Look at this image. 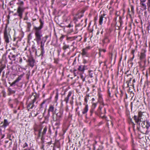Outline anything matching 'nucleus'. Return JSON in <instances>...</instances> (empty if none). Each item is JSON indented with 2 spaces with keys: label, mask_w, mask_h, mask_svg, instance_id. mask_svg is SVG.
<instances>
[{
  "label": "nucleus",
  "mask_w": 150,
  "mask_h": 150,
  "mask_svg": "<svg viewBox=\"0 0 150 150\" xmlns=\"http://www.w3.org/2000/svg\"><path fill=\"white\" fill-rule=\"evenodd\" d=\"M34 30V33L35 36V40L38 44H39L42 40V35L41 30L34 27L33 28Z\"/></svg>",
  "instance_id": "nucleus-1"
},
{
  "label": "nucleus",
  "mask_w": 150,
  "mask_h": 150,
  "mask_svg": "<svg viewBox=\"0 0 150 150\" xmlns=\"http://www.w3.org/2000/svg\"><path fill=\"white\" fill-rule=\"evenodd\" d=\"M141 126L143 128L140 130L139 128L137 127L138 130L143 134H146L148 129L150 126L149 122L148 121H143L141 123Z\"/></svg>",
  "instance_id": "nucleus-2"
},
{
  "label": "nucleus",
  "mask_w": 150,
  "mask_h": 150,
  "mask_svg": "<svg viewBox=\"0 0 150 150\" xmlns=\"http://www.w3.org/2000/svg\"><path fill=\"white\" fill-rule=\"evenodd\" d=\"M17 4L20 5L18 8L17 12L20 19H21L22 17L24 9L23 7L22 6V5L23 4V1H21L18 3Z\"/></svg>",
  "instance_id": "nucleus-3"
},
{
  "label": "nucleus",
  "mask_w": 150,
  "mask_h": 150,
  "mask_svg": "<svg viewBox=\"0 0 150 150\" xmlns=\"http://www.w3.org/2000/svg\"><path fill=\"white\" fill-rule=\"evenodd\" d=\"M11 30L9 29H7L6 28L4 32V39L6 43H8L9 42V39L11 38L10 34V31Z\"/></svg>",
  "instance_id": "nucleus-4"
},
{
  "label": "nucleus",
  "mask_w": 150,
  "mask_h": 150,
  "mask_svg": "<svg viewBox=\"0 0 150 150\" xmlns=\"http://www.w3.org/2000/svg\"><path fill=\"white\" fill-rule=\"evenodd\" d=\"M31 98V100L27 106V108L28 110L30 109H32L35 106L34 103L36 101V100L38 97L35 96H31L30 97Z\"/></svg>",
  "instance_id": "nucleus-5"
},
{
  "label": "nucleus",
  "mask_w": 150,
  "mask_h": 150,
  "mask_svg": "<svg viewBox=\"0 0 150 150\" xmlns=\"http://www.w3.org/2000/svg\"><path fill=\"white\" fill-rule=\"evenodd\" d=\"M62 113L60 112H59L56 114L53 113L52 117L53 121H60L62 117Z\"/></svg>",
  "instance_id": "nucleus-6"
},
{
  "label": "nucleus",
  "mask_w": 150,
  "mask_h": 150,
  "mask_svg": "<svg viewBox=\"0 0 150 150\" xmlns=\"http://www.w3.org/2000/svg\"><path fill=\"white\" fill-rule=\"evenodd\" d=\"M143 115V112H139L138 113V116L134 115L133 117L134 119L135 120V122L137 124H139V122L141 121L142 117Z\"/></svg>",
  "instance_id": "nucleus-7"
},
{
  "label": "nucleus",
  "mask_w": 150,
  "mask_h": 150,
  "mask_svg": "<svg viewBox=\"0 0 150 150\" xmlns=\"http://www.w3.org/2000/svg\"><path fill=\"white\" fill-rule=\"evenodd\" d=\"M90 49L91 47L90 46H88L84 48L81 51L82 52L81 53L82 55L83 56H85L86 57H88L89 54L88 52V51Z\"/></svg>",
  "instance_id": "nucleus-8"
},
{
  "label": "nucleus",
  "mask_w": 150,
  "mask_h": 150,
  "mask_svg": "<svg viewBox=\"0 0 150 150\" xmlns=\"http://www.w3.org/2000/svg\"><path fill=\"white\" fill-rule=\"evenodd\" d=\"M26 62H28V65L32 67H33L34 65L35 62V60L32 57H29Z\"/></svg>",
  "instance_id": "nucleus-9"
},
{
  "label": "nucleus",
  "mask_w": 150,
  "mask_h": 150,
  "mask_svg": "<svg viewBox=\"0 0 150 150\" xmlns=\"http://www.w3.org/2000/svg\"><path fill=\"white\" fill-rule=\"evenodd\" d=\"M23 76V75H21L17 78V79L15 81L11 83L10 82L9 83L10 85V86H12L14 85L17 83L19 81H20L21 79Z\"/></svg>",
  "instance_id": "nucleus-10"
},
{
  "label": "nucleus",
  "mask_w": 150,
  "mask_h": 150,
  "mask_svg": "<svg viewBox=\"0 0 150 150\" xmlns=\"http://www.w3.org/2000/svg\"><path fill=\"white\" fill-rule=\"evenodd\" d=\"M116 96L118 98H121L122 96V92L120 89L117 90L115 93Z\"/></svg>",
  "instance_id": "nucleus-11"
},
{
  "label": "nucleus",
  "mask_w": 150,
  "mask_h": 150,
  "mask_svg": "<svg viewBox=\"0 0 150 150\" xmlns=\"http://www.w3.org/2000/svg\"><path fill=\"white\" fill-rule=\"evenodd\" d=\"M98 111L99 113L100 114V115L102 117H105L104 114L106 112L105 108L103 109V111L102 112L100 107H99L98 109Z\"/></svg>",
  "instance_id": "nucleus-12"
},
{
  "label": "nucleus",
  "mask_w": 150,
  "mask_h": 150,
  "mask_svg": "<svg viewBox=\"0 0 150 150\" xmlns=\"http://www.w3.org/2000/svg\"><path fill=\"white\" fill-rule=\"evenodd\" d=\"M146 0H140V4L142 6V7L144 10H146V4L144 3L146 1Z\"/></svg>",
  "instance_id": "nucleus-13"
},
{
  "label": "nucleus",
  "mask_w": 150,
  "mask_h": 150,
  "mask_svg": "<svg viewBox=\"0 0 150 150\" xmlns=\"http://www.w3.org/2000/svg\"><path fill=\"white\" fill-rule=\"evenodd\" d=\"M75 27L76 30V33H77L79 30H81L82 28V25L80 24H76L75 26Z\"/></svg>",
  "instance_id": "nucleus-14"
},
{
  "label": "nucleus",
  "mask_w": 150,
  "mask_h": 150,
  "mask_svg": "<svg viewBox=\"0 0 150 150\" xmlns=\"http://www.w3.org/2000/svg\"><path fill=\"white\" fill-rule=\"evenodd\" d=\"M86 66L85 65H81L79 66L78 68V70L81 72L82 73H83L85 70V67H86Z\"/></svg>",
  "instance_id": "nucleus-15"
},
{
  "label": "nucleus",
  "mask_w": 150,
  "mask_h": 150,
  "mask_svg": "<svg viewBox=\"0 0 150 150\" xmlns=\"http://www.w3.org/2000/svg\"><path fill=\"white\" fill-rule=\"evenodd\" d=\"M54 125L56 128L58 129L59 128V126L60 125V121L57 120V121H53Z\"/></svg>",
  "instance_id": "nucleus-16"
},
{
  "label": "nucleus",
  "mask_w": 150,
  "mask_h": 150,
  "mask_svg": "<svg viewBox=\"0 0 150 150\" xmlns=\"http://www.w3.org/2000/svg\"><path fill=\"white\" fill-rule=\"evenodd\" d=\"M146 57V55L144 52H141L140 54V59L141 60H144V62L145 63L146 61L145 59Z\"/></svg>",
  "instance_id": "nucleus-17"
},
{
  "label": "nucleus",
  "mask_w": 150,
  "mask_h": 150,
  "mask_svg": "<svg viewBox=\"0 0 150 150\" xmlns=\"http://www.w3.org/2000/svg\"><path fill=\"white\" fill-rule=\"evenodd\" d=\"M8 95L10 96L12 94H14L15 93L16 91L12 90L11 88H8Z\"/></svg>",
  "instance_id": "nucleus-18"
},
{
  "label": "nucleus",
  "mask_w": 150,
  "mask_h": 150,
  "mask_svg": "<svg viewBox=\"0 0 150 150\" xmlns=\"http://www.w3.org/2000/svg\"><path fill=\"white\" fill-rule=\"evenodd\" d=\"M54 108L53 105H51L50 106L48 110V114H49L50 112H52V114L53 113H54Z\"/></svg>",
  "instance_id": "nucleus-19"
},
{
  "label": "nucleus",
  "mask_w": 150,
  "mask_h": 150,
  "mask_svg": "<svg viewBox=\"0 0 150 150\" xmlns=\"http://www.w3.org/2000/svg\"><path fill=\"white\" fill-rule=\"evenodd\" d=\"M71 92L69 91V92L68 94L67 97L65 98L64 99V101L65 102H66V103H68L69 97L71 96Z\"/></svg>",
  "instance_id": "nucleus-20"
},
{
  "label": "nucleus",
  "mask_w": 150,
  "mask_h": 150,
  "mask_svg": "<svg viewBox=\"0 0 150 150\" xmlns=\"http://www.w3.org/2000/svg\"><path fill=\"white\" fill-rule=\"evenodd\" d=\"M7 120L6 119H5L4 120V124L2 127L5 128L6 126L9 125Z\"/></svg>",
  "instance_id": "nucleus-21"
},
{
  "label": "nucleus",
  "mask_w": 150,
  "mask_h": 150,
  "mask_svg": "<svg viewBox=\"0 0 150 150\" xmlns=\"http://www.w3.org/2000/svg\"><path fill=\"white\" fill-rule=\"evenodd\" d=\"M40 22V25L38 27H36V28H38V29L41 30L43 27V25L44 24L43 22L42 21L41 19L39 20Z\"/></svg>",
  "instance_id": "nucleus-22"
},
{
  "label": "nucleus",
  "mask_w": 150,
  "mask_h": 150,
  "mask_svg": "<svg viewBox=\"0 0 150 150\" xmlns=\"http://www.w3.org/2000/svg\"><path fill=\"white\" fill-rule=\"evenodd\" d=\"M47 128L46 127H45L43 129V131L42 133V138L41 139L42 140L43 139L44 136L46 134V132L47 131Z\"/></svg>",
  "instance_id": "nucleus-23"
},
{
  "label": "nucleus",
  "mask_w": 150,
  "mask_h": 150,
  "mask_svg": "<svg viewBox=\"0 0 150 150\" xmlns=\"http://www.w3.org/2000/svg\"><path fill=\"white\" fill-rule=\"evenodd\" d=\"M105 15V14L104 13L103 15H101L100 17L99 22L100 25H101L103 23V18L104 16Z\"/></svg>",
  "instance_id": "nucleus-24"
},
{
  "label": "nucleus",
  "mask_w": 150,
  "mask_h": 150,
  "mask_svg": "<svg viewBox=\"0 0 150 150\" xmlns=\"http://www.w3.org/2000/svg\"><path fill=\"white\" fill-rule=\"evenodd\" d=\"M83 16V14H81L80 13H78L76 16V17H74V20L75 21H77V18H79L82 17Z\"/></svg>",
  "instance_id": "nucleus-25"
},
{
  "label": "nucleus",
  "mask_w": 150,
  "mask_h": 150,
  "mask_svg": "<svg viewBox=\"0 0 150 150\" xmlns=\"http://www.w3.org/2000/svg\"><path fill=\"white\" fill-rule=\"evenodd\" d=\"M109 41L108 37L107 36H105L104 39L103 40V43H106L108 42Z\"/></svg>",
  "instance_id": "nucleus-26"
},
{
  "label": "nucleus",
  "mask_w": 150,
  "mask_h": 150,
  "mask_svg": "<svg viewBox=\"0 0 150 150\" xmlns=\"http://www.w3.org/2000/svg\"><path fill=\"white\" fill-rule=\"evenodd\" d=\"M88 110V105H86L82 112L83 114H84L86 113L87 112Z\"/></svg>",
  "instance_id": "nucleus-27"
},
{
  "label": "nucleus",
  "mask_w": 150,
  "mask_h": 150,
  "mask_svg": "<svg viewBox=\"0 0 150 150\" xmlns=\"http://www.w3.org/2000/svg\"><path fill=\"white\" fill-rule=\"evenodd\" d=\"M45 52H44V48H42V49H41V54L39 55H38L37 54V51L36 50L35 51V54L36 55H38V56H40V55H42V56H43V54H44Z\"/></svg>",
  "instance_id": "nucleus-28"
},
{
  "label": "nucleus",
  "mask_w": 150,
  "mask_h": 150,
  "mask_svg": "<svg viewBox=\"0 0 150 150\" xmlns=\"http://www.w3.org/2000/svg\"><path fill=\"white\" fill-rule=\"evenodd\" d=\"M76 38L75 36L72 37H67V40H70V41H72L75 40Z\"/></svg>",
  "instance_id": "nucleus-29"
},
{
  "label": "nucleus",
  "mask_w": 150,
  "mask_h": 150,
  "mask_svg": "<svg viewBox=\"0 0 150 150\" xmlns=\"http://www.w3.org/2000/svg\"><path fill=\"white\" fill-rule=\"evenodd\" d=\"M40 42V47H41V48H44V43L45 42H44V41H43V40H42V41L41 40Z\"/></svg>",
  "instance_id": "nucleus-30"
},
{
  "label": "nucleus",
  "mask_w": 150,
  "mask_h": 150,
  "mask_svg": "<svg viewBox=\"0 0 150 150\" xmlns=\"http://www.w3.org/2000/svg\"><path fill=\"white\" fill-rule=\"evenodd\" d=\"M69 46L67 45H64L63 47V49L64 50H66L67 49L69 48Z\"/></svg>",
  "instance_id": "nucleus-31"
},
{
  "label": "nucleus",
  "mask_w": 150,
  "mask_h": 150,
  "mask_svg": "<svg viewBox=\"0 0 150 150\" xmlns=\"http://www.w3.org/2000/svg\"><path fill=\"white\" fill-rule=\"evenodd\" d=\"M48 36L47 35L45 36L44 38H42V40L43 41H44V42H45L47 40V38H48Z\"/></svg>",
  "instance_id": "nucleus-32"
},
{
  "label": "nucleus",
  "mask_w": 150,
  "mask_h": 150,
  "mask_svg": "<svg viewBox=\"0 0 150 150\" xmlns=\"http://www.w3.org/2000/svg\"><path fill=\"white\" fill-rule=\"evenodd\" d=\"M46 102L45 100H44L43 101V102L41 103V104L40 105V108H43V104H44Z\"/></svg>",
  "instance_id": "nucleus-33"
},
{
  "label": "nucleus",
  "mask_w": 150,
  "mask_h": 150,
  "mask_svg": "<svg viewBox=\"0 0 150 150\" xmlns=\"http://www.w3.org/2000/svg\"><path fill=\"white\" fill-rule=\"evenodd\" d=\"M98 96L99 98V100L100 101H101L102 100V95L100 93H98Z\"/></svg>",
  "instance_id": "nucleus-34"
},
{
  "label": "nucleus",
  "mask_w": 150,
  "mask_h": 150,
  "mask_svg": "<svg viewBox=\"0 0 150 150\" xmlns=\"http://www.w3.org/2000/svg\"><path fill=\"white\" fill-rule=\"evenodd\" d=\"M76 38H78L77 40L79 41H80L82 39V38L81 36L76 37Z\"/></svg>",
  "instance_id": "nucleus-35"
},
{
  "label": "nucleus",
  "mask_w": 150,
  "mask_h": 150,
  "mask_svg": "<svg viewBox=\"0 0 150 150\" xmlns=\"http://www.w3.org/2000/svg\"><path fill=\"white\" fill-rule=\"evenodd\" d=\"M147 4L148 7V8H150V0H148L147 2Z\"/></svg>",
  "instance_id": "nucleus-36"
},
{
  "label": "nucleus",
  "mask_w": 150,
  "mask_h": 150,
  "mask_svg": "<svg viewBox=\"0 0 150 150\" xmlns=\"http://www.w3.org/2000/svg\"><path fill=\"white\" fill-rule=\"evenodd\" d=\"M96 104L94 103L93 104V105H92L91 108L94 109L96 107Z\"/></svg>",
  "instance_id": "nucleus-37"
},
{
  "label": "nucleus",
  "mask_w": 150,
  "mask_h": 150,
  "mask_svg": "<svg viewBox=\"0 0 150 150\" xmlns=\"http://www.w3.org/2000/svg\"><path fill=\"white\" fill-rule=\"evenodd\" d=\"M99 54H100V52H105L106 51L105 49H99Z\"/></svg>",
  "instance_id": "nucleus-38"
},
{
  "label": "nucleus",
  "mask_w": 150,
  "mask_h": 150,
  "mask_svg": "<svg viewBox=\"0 0 150 150\" xmlns=\"http://www.w3.org/2000/svg\"><path fill=\"white\" fill-rule=\"evenodd\" d=\"M131 9L132 12L133 13H134V6H131Z\"/></svg>",
  "instance_id": "nucleus-39"
},
{
  "label": "nucleus",
  "mask_w": 150,
  "mask_h": 150,
  "mask_svg": "<svg viewBox=\"0 0 150 150\" xmlns=\"http://www.w3.org/2000/svg\"><path fill=\"white\" fill-rule=\"evenodd\" d=\"M103 148V147L102 145H101L99 146L97 150H102Z\"/></svg>",
  "instance_id": "nucleus-40"
},
{
  "label": "nucleus",
  "mask_w": 150,
  "mask_h": 150,
  "mask_svg": "<svg viewBox=\"0 0 150 150\" xmlns=\"http://www.w3.org/2000/svg\"><path fill=\"white\" fill-rule=\"evenodd\" d=\"M31 26V24L30 23H27V28L28 29H30Z\"/></svg>",
  "instance_id": "nucleus-41"
},
{
  "label": "nucleus",
  "mask_w": 150,
  "mask_h": 150,
  "mask_svg": "<svg viewBox=\"0 0 150 150\" xmlns=\"http://www.w3.org/2000/svg\"><path fill=\"white\" fill-rule=\"evenodd\" d=\"M81 78L82 79V81H84L85 80V78L84 77L83 75L82 74L81 75Z\"/></svg>",
  "instance_id": "nucleus-42"
},
{
  "label": "nucleus",
  "mask_w": 150,
  "mask_h": 150,
  "mask_svg": "<svg viewBox=\"0 0 150 150\" xmlns=\"http://www.w3.org/2000/svg\"><path fill=\"white\" fill-rule=\"evenodd\" d=\"M28 145L26 143H25L23 145V148H25L26 147H27Z\"/></svg>",
  "instance_id": "nucleus-43"
},
{
  "label": "nucleus",
  "mask_w": 150,
  "mask_h": 150,
  "mask_svg": "<svg viewBox=\"0 0 150 150\" xmlns=\"http://www.w3.org/2000/svg\"><path fill=\"white\" fill-rule=\"evenodd\" d=\"M64 35H62V36L60 37V38H59V40L61 41H62L63 39L64 38Z\"/></svg>",
  "instance_id": "nucleus-44"
},
{
  "label": "nucleus",
  "mask_w": 150,
  "mask_h": 150,
  "mask_svg": "<svg viewBox=\"0 0 150 150\" xmlns=\"http://www.w3.org/2000/svg\"><path fill=\"white\" fill-rule=\"evenodd\" d=\"M58 93H56V95L55 96V98L56 100H57L58 99Z\"/></svg>",
  "instance_id": "nucleus-45"
},
{
  "label": "nucleus",
  "mask_w": 150,
  "mask_h": 150,
  "mask_svg": "<svg viewBox=\"0 0 150 150\" xmlns=\"http://www.w3.org/2000/svg\"><path fill=\"white\" fill-rule=\"evenodd\" d=\"M5 67H3L1 68H0V72H1L3 70V69Z\"/></svg>",
  "instance_id": "nucleus-46"
},
{
  "label": "nucleus",
  "mask_w": 150,
  "mask_h": 150,
  "mask_svg": "<svg viewBox=\"0 0 150 150\" xmlns=\"http://www.w3.org/2000/svg\"><path fill=\"white\" fill-rule=\"evenodd\" d=\"M3 96L4 97H6V92L4 91H3Z\"/></svg>",
  "instance_id": "nucleus-47"
},
{
  "label": "nucleus",
  "mask_w": 150,
  "mask_h": 150,
  "mask_svg": "<svg viewBox=\"0 0 150 150\" xmlns=\"http://www.w3.org/2000/svg\"><path fill=\"white\" fill-rule=\"evenodd\" d=\"M94 111V109H92L91 108V110H90V112H91V113L92 114V113Z\"/></svg>",
  "instance_id": "nucleus-48"
},
{
  "label": "nucleus",
  "mask_w": 150,
  "mask_h": 150,
  "mask_svg": "<svg viewBox=\"0 0 150 150\" xmlns=\"http://www.w3.org/2000/svg\"><path fill=\"white\" fill-rule=\"evenodd\" d=\"M22 62V58H20V60H19V62L20 63H21Z\"/></svg>",
  "instance_id": "nucleus-49"
},
{
  "label": "nucleus",
  "mask_w": 150,
  "mask_h": 150,
  "mask_svg": "<svg viewBox=\"0 0 150 150\" xmlns=\"http://www.w3.org/2000/svg\"><path fill=\"white\" fill-rule=\"evenodd\" d=\"M89 77L91 78L93 77L92 74H90Z\"/></svg>",
  "instance_id": "nucleus-50"
},
{
  "label": "nucleus",
  "mask_w": 150,
  "mask_h": 150,
  "mask_svg": "<svg viewBox=\"0 0 150 150\" xmlns=\"http://www.w3.org/2000/svg\"><path fill=\"white\" fill-rule=\"evenodd\" d=\"M134 50H133L132 51V53L134 55Z\"/></svg>",
  "instance_id": "nucleus-51"
},
{
  "label": "nucleus",
  "mask_w": 150,
  "mask_h": 150,
  "mask_svg": "<svg viewBox=\"0 0 150 150\" xmlns=\"http://www.w3.org/2000/svg\"><path fill=\"white\" fill-rule=\"evenodd\" d=\"M85 101L86 102H87V98H85Z\"/></svg>",
  "instance_id": "nucleus-52"
},
{
  "label": "nucleus",
  "mask_w": 150,
  "mask_h": 150,
  "mask_svg": "<svg viewBox=\"0 0 150 150\" xmlns=\"http://www.w3.org/2000/svg\"><path fill=\"white\" fill-rule=\"evenodd\" d=\"M83 63H86V61L85 59H83Z\"/></svg>",
  "instance_id": "nucleus-53"
},
{
  "label": "nucleus",
  "mask_w": 150,
  "mask_h": 150,
  "mask_svg": "<svg viewBox=\"0 0 150 150\" xmlns=\"http://www.w3.org/2000/svg\"><path fill=\"white\" fill-rule=\"evenodd\" d=\"M71 27V25L70 24H69V25L68 26V27L70 28V27Z\"/></svg>",
  "instance_id": "nucleus-54"
},
{
  "label": "nucleus",
  "mask_w": 150,
  "mask_h": 150,
  "mask_svg": "<svg viewBox=\"0 0 150 150\" xmlns=\"http://www.w3.org/2000/svg\"><path fill=\"white\" fill-rule=\"evenodd\" d=\"M12 58H15V56L14 55H13L12 56Z\"/></svg>",
  "instance_id": "nucleus-55"
},
{
  "label": "nucleus",
  "mask_w": 150,
  "mask_h": 150,
  "mask_svg": "<svg viewBox=\"0 0 150 150\" xmlns=\"http://www.w3.org/2000/svg\"><path fill=\"white\" fill-rule=\"evenodd\" d=\"M40 131L39 132V137H40Z\"/></svg>",
  "instance_id": "nucleus-56"
},
{
  "label": "nucleus",
  "mask_w": 150,
  "mask_h": 150,
  "mask_svg": "<svg viewBox=\"0 0 150 150\" xmlns=\"http://www.w3.org/2000/svg\"><path fill=\"white\" fill-rule=\"evenodd\" d=\"M134 55H133V57L131 59L132 60H133V59L134 58Z\"/></svg>",
  "instance_id": "nucleus-57"
},
{
  "label": "nucleus",
  "mask_w": 150,
  "mask_h": 150,
  "mask_svg": "<svg viewBox=\"0 0 150 150\" xmlns=\"http://www.w3.org/2000/svg\"><path fill=\"white\" fill-rule=\"evenodd\" d=\"M135 82V80L134 79L133 80V82Z\"/></svg>",
  "instance_id": "nucleus-58"
},
{
  "label": "nucleus",
  "mask_w": 150,
  "mask_h": 150,
  "mask_svg": "<svg viewBox=\"0 0 150 150\" xmlns=\"http://www.w3.org/2000/svg\"><path fill=\"white\" fill-rule=\"evenodd\" d=\"M45 86V84H43V86H42V87L43 88H44Z\"/></svg>",
  "instance_id": "nucleus-59"
},
{
  "label": "nucleus",
  "mask_w": 150,
  "mask_h": 150,
  "mask_svg": "<svg viewBox=\"0 0 150 150\" xmlns=\"http://www.w3.org/2000/svg\"><path fill=\"white\" fill-rule=\"evenodd\" d=\"M16 49V48H12V50H14Z\"/></svg>",
  "instance_id": "nucleus-60"
},
{
  "label": "nucleus",
  "mask_w": 150,
  "mask_h": 150,
  "mask_svg": "<svg viewBox=\"0 0 150 150\" xmlns=\"http://www.w3.org/2000/svg\"><path fill=\"white\" fill-rule=\"evenodd\" d=\"M16 112H17V111H16V110H15V111H14V113H16Z\"/></svg>",
  "instance_id": "nucleus-61"
},
{
  "label": "nucleus",
  "mask_w": 150,
  "mask_h": 150,
  "mask_svg": "<svg viewBox=\"0 0 150 150\" xmlns=\"http://www.w3.org/2000/svg\"><path fill=\"white\" fill-rule=\"evenodd\" d=\"M34 130L35 131H37V130L35 128H34Z\"/></svg>",
  "instance_id": "nucleus-62"
},
{
  "label": "nucleus",
  "mask_w": 150,
  "mask_h": 150,
  "mask_svg": "<svg viewBox=\"0 0 150 150\" xmlns=\"http://www.w3.org/2000/svg\"><path fill=\"white\" fill-rule=\"evenodd\" d=\"M17 13H17V12L16 13H15V14H14V15H17Z\"/></svg>",
  "instance_id": "nucleus-63"
},
{
  "label": "nucleus",
  "mask_w": 150,
  "mask_h": 150,
  "mask_svg": "<svg viewBox=\"0 0 150 150\" xmlns=\"http://www.w3.org/2000/svg\"><path fill=\"white\" fill-rule=\"evenodd\" d=\"M4 135H3V136H2V138H3L4 137Z\"/></svg>",
  "instance_id": "nucleus-64"
}]
</instances>
